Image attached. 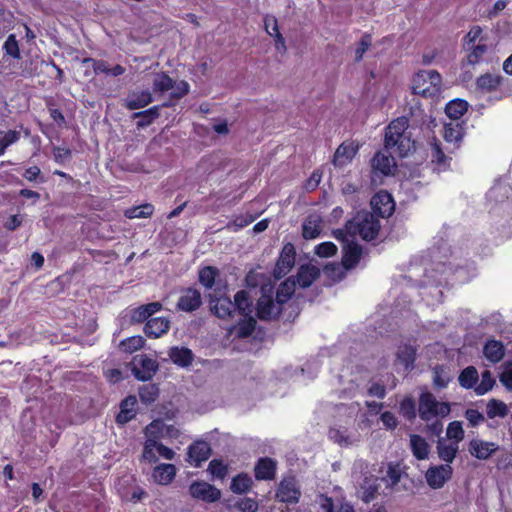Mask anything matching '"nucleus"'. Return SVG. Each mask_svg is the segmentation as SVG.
I'll return each mask as SVG.
<instances>
[{
    "mask_svg": "<svg viewBox=\"0 0 512 512\" xmlns=\"http://www.w3.org/2000/svg\"><path fill=\"white\" fill-rule=\"evenodd\" d=\"M295 292V282L287 279L276 290L269 285L262 286L261 296L257 303V315L262 320H271L284 313L286 305Z\"/></svg>",
    "mask_w": 512,
    "mask_h": 512,
    "instance_id": "nucleus-1",
    "label": "nucleus"
},
{
    "mask_svg": "<svg viewBox=\"0 0 512 512\" xmlns=\"http://www.w3.org/2000/svg\"><path fill=\"white\" fill-rule=\"evenodd\" d=\"M478 380L479 374L474 366H468L465 369H463L458 377L460 386L465 389H475Z\"/></svg>",
    "mask_w": 512,
    "mask_h": 512,
    "instance_id": "nucleus-40",
    "label": "nucleus"
},
{
    "mask_svg": "<svg viewBox=\"0 0 512 512\" xmlns=\"http://www.w3.org/2000/svg\"><path fill=\"white\" fill-rule=\"evenodd\" d=\"M145 344L142 336H132L121 341L120 347L123 351L133 353L141 349Z\"/></svg>",
    "mask_w": 512,
    "mask_h": 512,
    "instance_id": "nucleus-51",
    "label": "nucleus"
},
{
    "mask_svg": "<svg viewBox=\"0 0 512 512\" xmlns=\"http://www.w3.org/2000/svg\"><path fill=\"white\" fill-rule=\"evenodd\" d=\"M416 350L411 345H403L398 348L397 362L403 365L405 370L413 368Z\"/></svg>",
    "mask_w": 512,
    "mask_h": 512,
    "instance_id": "nucleus-41",
    "label": "nucleus"
},
{
    "mask_svg": "<svg viewBox=\"0 0 512 512\" xmlns=\"http://www.w3.org/2000/svg\"><path fill=\"white\" fill-rule=\"evenodd\" d=\"M234 311H238L242 316H249L253 312L252 300L249 293L245 290L238 291L234 296Z\"/></svg>",
    "mask_w": 512,
    "mask_h": 512,
    "instance_id": "nucleus-35",
    "label": "nucleus"
},
{
    "mask_svg": "<svg viewBox=\"0 0 512 512\" xmlns=\"http://www.w3.org/2000/svg\"><path fill=\"white\" fill-rule=\"evenodd\" d=\"M399 408L401 415L407 420H413L416 417V405L412 397L404 398Z\"/></svg>",
    "mask_w": 512,
    "mask_h": 512,
    "instance_id": "nucleus-54",
    "label": "nucleus"
},
{
    "mask_svg": "<svg viewBox=\"0 0 512 512\" xmlns=\"http://www.w3.org/2000/svg\"><path fill=\"white\" fill-rule=\"evenodd\" d=\"M161 308L162 304L160 302H152L146 305L139 306L138 308L132 310L131 321L135 323L144 322L153 314L160 311Z\"/></svg>",
    "mask_w": 512,
    "mask_h": 512,
    "instance_id": "nucleus-28",
    "label": "nucleus"
},
{
    "mask_svg": "<svg viewBox=\"0 0 512 512\" xmlns=\"http://www.w3.org/2000/svg\"><path fill=\"white\" fill-rule=\"evenodd\" d=\"M464 135V122L463 121H449L444 124L443 136L446 142L454 144L458 147V143L462 140Z\"/></svg>",
    "mask_w": 512,
    "mask_h": 512,
    "instance_id": "nucleus-23",
    "label": "nucleus"
},
{
    "mask_svg": "<svg viewBox=\"0 0 512 512\" xmlns=\"http://www.w3.org/2000/svg\"><path fill=\"white\" fill-rule=\"evenodd\" d=\"M437 453L441 460L445 461L446 464L453 462L456 454L459 450V445L456 442L449 441L444 438H440L437 442Z\"/></svg>",
    "mask_w": 512,
    "mask_h": 512,
    "instance_id": "nucleus-24",
    "label": "nucleus"
},
{
    "mask_svg": "<svg viewBox=\"0 0 512 512\" xmlns=\"http://www.w3.org/2000/svg\"><path fill=\"white\" fill-rule=\"evenodd\" d=\"M357 150H358L357 146H355L353 143L341 144L337 148V150L334 154V159H333L334 165L343 166V165L347 164L356 155Z\"/></svg>",
    "mask_w": 512,
    "mask_h": 512,
    "instance_id": "nucleus-31",
    "label": "nucleus"
},
{
    "mask_svg": "<svg viewBox=\"0 0 512 512\" xmlns=\"http://www.w3.org/2000/svg\"><path fill=\"white\" fill-rule=\"evenodd\" d=\"M210 453L211 449L207 442H195L188 448V462L194 467H199L202 462L209 458Z\"/></svg>",
    "mask_w": 512,
    "mask_h": 512,
    "instance_id": "nucleus-19",
    "label": "nucleus"
},
{
    "mask_svg": "<svg viewBox=\"0 0 512 512\" xmlns=\"http://www.w3.org/2000/svg\"><path fill=\"white\" fill-rule=\"evenodd\" d=\"M468 103L462 99H454L447 103L445 113L450 121H461V117L467 112Z\"/></svg>",
    "mask_w": 512,
    "mask_h": 512,
    "instance_id": "nucleus-36",
    "label": "nucleus"
},
{
    "mask_svg": "<svg viewBox=\"0 0 512 512\" xmlns=\"http://www.w3.org/2000/svg\"><path fill=\"white\" fill-rule=\"evenodd\" d=\"M335 238L343 242V257L342 263L347 270L354 268L362 255V248L359 244L350 240L351 237L345 234L344 230L334 231Z\"/></svg>",
    "mask_w": 512,
    "mask_h": 512,
    "instance_id": "nucleus-7",
    "label": "nucleus"
},
{
    "mask_svg": "<svg viewBox=\"0 0 512 512\" xmlns=\"http://www.w3.org/2000/svg\"><path fill=\"white\" fill-rule=\"evenodd\" d=\"M470 53L467 56V60L469 64H477L482 57L486 54L488 51V46L486 43L478 42L475 45L470 46Z\"/></svg>",
    "mask_w": 512,
    "mask_h": 512,
    "instance_id": "nucleus-52",
    "label": "nucleus"
},
{
    "mask_svg": "<svg viewBox=\"0 0 512 512\" xmlns=\"http://www.w3.org/2000/svg\"><path fill=\"white\" fill-rule=\"evenodd\" d=\"M432 162H435L440 168H445L448 165V158L440 148L439 143L432 144Z\"/></svg>",
    "mask_w": 512,
    "mask_h": 512,
    "instance_id": "nucleus-58",
    "label": "nucleus"
},
{
    "mask_svg": "<svg viewBox=\"0 0 512 512\" xmlns=\"http://www.w3.org/2000/svg\"><path fill=\"white\" fill-rule=\"evenodd\" d=\"M137 399L135 396L126 397L120 404V411L116 417L118 424H126L135 417V405Z\"/></svg>",
    "mask_w": 512,
    "mask_h": 512,
    "instance_id": "nucleus-27",
    "label": "nucleus"
},
{
    "mask_svg": "<svg viewBox=\"0 0 512 512\" xmlns=\"http://www.w3.org/2000/svg\"><path fill=\"white\" fill-rule=\"evenodd\" d=\"M406 480H408V474L405 467L398 462H389L386 466L385 474L380 478V481H382L391 492L407 490Z\"/></svg>",
    "mask_w": 512,
    "mask_h": 512,
    "instance_id": "nucleus-6",
    "label": "nucleus"
},
{
    "mask_svg": "<svg viewBox=\"0 0 512 512\" xmlns=\"http://www.w3.org/2000/svg\"><path fill=\"white\" fill-rule=\"evenodd\" d=\"M176 475V467L173 464H160L153 470L152 477L160 485H168Z\"/></svg>",
    "mask_w": 512,
    "mask_h": 512,
    "instance_id": "nucleus-26",
    "label": "nucleus"
},
{
    "mask_svg": "<svg viewBox=\"0 0 512 512\" xmlns=\"http://www.w3.org/2000/svg\"><path fill=\"white\" fill-rule=\"evenodd\" d=\"M300 496V489L293 477L284 478L280 482L276 492V498L279 501L294 504L299 501Z\"/></svg>",
    "mask_w": 512,
    "mask_h": 512,
    "instance_id": "nucleus-10",
    "label": "nucleus"
},
{
    "mask_svg": "<svg viewBox=\"0 0 512 512\" xmlns=\"http://www.w3.org/2000/svg\"><path fill=\"white\" fill-rule=\"evenodd\" d=\"M371 205L374 212L382 218L389 217L394 211V201L391 195L384 191L373 196Z\"/></svg>",
    "mask_w": 512,
    "mask_h": 512,
    "instance_id": "nucleus-14",
    "label": "nucleus"
},
{
    "mask_svg": "<svg viewBox=\"0 0 512 512\" xmlns=\"http://www.w3.org/2000/svg\"><path fill=\"white\" fill-rule=\"evenodd\" d=\"M208 471L216 478L223 479L227 474V466L220 460H212L209 463Z\"/></svg>",
    "mask_w": 512,
    "mask_h": 512,
    "instance_id": "nucleus-61",
    "label": "nucleus"
},
{
    "mask_svg": "<svg viewBox=\"0 0 512 512\" xmlns=\"http://www.w3.org/2000/svg\"><path fill=\"white\" fill-rule=\"evenodd\" d=\"M151 102L152 95L150 91L133 92L126 99V107L130 110H136L147 106Z\"/></svg>",
    "mask_w": 512,
    "mask_h": 512,
    "instance_id": "nucleus-37",
    "label": "nucleus"
},
{
    "mask_svg": "<svg viewBox=\"0 0 512 512\" xmlns=\"http://www.w3.org/2000/svg\"><path fill=\"white\" fill-rule=\"evenodd\" d=\"M170 328V321L165 317L149 319L144 327L145 334L150 338H159L166 334Z\"/></svg>",
    "mask_w": 512,
    "mask_h": 512,
    "instance_id": "nucleus-20",
    "label": "nucleus"
},
{
    "mask_svg": "<svg viewBox=\"0 0 512 512\" xmlns=\"http://www.w3.org/2000/svg\"><path fill=\"white\" fill-rule=\"evenodd\" d=\"M508 407L507 405L497 399H491L488 401L486 405V414L490 419L499 417L504 418L508 415Z\"/></svg>",
    "mask_w": 512,
    "mask_h": 512,
    "instance_id": "nucleus-42",
    "label": "nucleus"
},
{
    "mask_svg": "<svg viewBox=\"0 0 512 512\" xmlns=\"http://www.w3.org/2000/svg\"><path fill=\"white\" fill-rule=\"evenodd\" d=\"M161 425V422L159 421H154L152 422L151 424H149L146 429H145V433L147 435V440L145 441V444H144V449H143V459L150 462V463H155L157 462L158 458L156 456V438L153 437V434L155 433V430L158 429Z\"/></svg>",
    "mask_w": 512,
    "mask_h": 512,
    "instance_id": "nucleus-18",
    "label": "nucleus"
},
{
    "mask_svg": "<svg viewBox=\"0 0 512 512\" xmlns=\"http://www.w3.org/2000/svg\"><path fill=\"white\" fill-rule=\"evenodd\" d=\"M315 254L319 257H331L336 254L337 246L333 242H323L315 247Z\"/></svg>",
    "mask_w": 512,
    "mask_h": 512,
    "instance_id": "nucleus-59",
    "label": "nucleus"
},
{
    "mask_svg": "<svg viewBox=\"0 0 512 512\" xmlns=\"http://www.w3.org/2000/svg\"><path fill=\"white\" fill-rule=\"evenodd\" d=\"M408 122V118L399 117L386 128L385 148L401 157L406 156L414 148V142L407 133Z\"/></svg>",
    "mask_w": 512,
    "mask_h": 512,
    "instance_id": "nucleus-3",
    "label": "nucleus"
},
{
    "mask_svg": "<svg viewBox=\"0 0 512 512\" xmlns=\"http://www.w3.org/2000/svg\"><path fill=\"white\" fill-rule=\"evenodd\" d=\"M159 394V390L154 384H147L140 388L139 397L140 400L145 404L153 403Z\"/></svg>",
    "mask_w": 512,
    "mask_h": 512,
    "instance_id": "nucleus-53",
    "label": "nucleus"
},
{
    "mask_svg": "<svg viewBox=\"0 0 512 512\" xmlns=\"http://www.w3.org/2000/svg\"><path fill=\"white\" fill-rule=\"evenodd\" d=\"M158 107L154 106L145 111L135 113V117H141V120L138 122V125L141 127L148 126L152 123V121L158 117Z\"/></svg>",
    "mask_w": 512,
    "mask_h": 512,
    "instance_id": "nucleus-57",
    "label": "nucleus"
},
{
    "mask_svg": "<svg viewBox=\"0 0 512 512\" xmlns=\"http://www.w3.org/2000/svg\"><path fill=\"white\" fill-rule=\"evenodd\" d=\"M483 354L491 363H498L505 355V348L500 341L489 340L484 345Z\"/></svg>",
    "mask_w": 512,
    "mask_h": 512,
    "instance_id": "nucleus-30",
    "label": "nucleus"
},
{
    "mask_svg": "<svg viewBox=\"0 0 512 512\" xmlns=\"http://www.w3.org/2000/svg\"><path fill=\"white\" fill-rule=\"evenodd\" d=\"M347 269L343 263H330L324 267V273L333 281H340L344 278Z\"/></svg>",
    "mask_w": 512,
    "mask_h": 512,
    "instance_id": "nucleus-49",
    "label": "nucleus"
},
{
    "mask_svg": "<svg viewBox=\"0 0 512 512\" xmlns=\"http://www.w3.org/2000/svg\"><path fill=\"white\" fill-rule=\"evenodd\" d=\"M442 77L436 70H421L412 79L414 94L423 97H435L440 94Z\"/></svg>",
    "mask_w": 512,
    "mask_h": 512,
    "instance_id": "nucleus-5",
    "label": "nucleus"
},
{
    "mask_svg": "<svg viewBox=\"0 0 512 512\" xmlns=\"http://www.w3.org/2000/svg\"><path fill=\"white\" fill-rule=\"evenodd\" d=\"M210 305L211 310L219 318H228L235 312L233 301L225 295H217V291L215 294H210Z\"/></svg>",
    "mask_w": 512,
    "mask_h": 512,
    "instance_id": "nucleus-12",
    "label": "nucleus"
},
{
    "mask_svg": "<svg viewBox=\"0 0 512 512\" xmlns=\"http://www.w3.org/2000/svg\"><path fill=\"white\" fill-rule=\"evenodd\" d=\"M481 34L482 29L479 26H474L470 29L464 38L467 49H470V46L477 44V41L480 43L482 42Z\"/></svg>",
    "mask_w": 512,
    "mask_h": 512,
    "instance_id": "nucleus-63",
    "label": "nucleus"
},
{
    "mask_svg": "<svg viewBox=\"0 0 512 512\" xmlns=\"http://www.w3.org/2000/svg\"><path fill=\"white\" fill-rule=\"evenodd\" d=\"M158 370V363L153 358L146 355H139L133 361V374L141 381H148L152 379Z\"/></svg>",
    "mask_w": 512,
    "mask_h": 512,
    "instance_id": "nucleus-8",
    "label": "nucleus"
},
{
    "mask_svg": "<svg viewBox=\"0 0 512 512\" xmlns=\"http://www.w3.org/2000/svg\"><path fill=\"white\" fill-rule=\"evenodd\" d=\"M379 489V479L376 477H369L365 478L364 483L361 486V499L369 503L373 501L377 494Z\"/></svg>",
    "mask_w": 512,
    "mask_h": 512,
    "instance_id": "nucleus-39",
    "label": "nucleus"
},
{
    "mask_svg": "<svg viewBox=\"0 0 512 512\" xmlns=\"http://www.w3.org/2000/svg\"><path fill=\"white\" fill-rule=\"evenodd\" d=\"M329 438L340 446L353 445L360 441V436L349 433L347 430L332 428L329 430Z\"/></svg>",
    "mask_w": 512,
    "mask_h": 512,
    "instance_id": "nucleus-33",
    "label": "nucleus"
},
{
    "mask_svg": "<svg viewBox=\"0 0 512 512\" xmlns=\"http://www.w3.org/2000/svg\"><path fill=\"white\" fill-rule=\"evenodd\" d=\"M320 275V270L313 265H303L299 268L296 278H290L301 288L309 287Z\"/></svg>",
    "mask_w": 512,
    "mask_h": 512,
    "instance_id": "nucleus-22",
    "label": "nucleus"
},
{
    "mask_svg": "<svg viewBox=\"0 0 512 512\" xmlns=\"http://www.w3.org/2000/svg\"><path fill=\"white\" fill-rule=\"evenodd\" d=\"M173 86V79L166 73H157L153 78V90L154 92L164 93L170 91Z\"/></svg>",
    "mask_w": 512,
    "mask_h": 512,
    "instance_id": "nucleus-45",
    "label": "nucleus"
},
{
    "mask_svg": "<svg viewBox=\"0 0 512 512\" xmlns=\"http://www.w3.org/2000/svg\"><path fill=\"white\" fill-rule=\"evenodd\" d=\"M218 270L214 267L207 266L199 271V281L207 289H211L215 284Z\"/></svg>",
    "mask_w": 512,
    "mask_h": 512,
    "instance_id": "nucleus-46",
    "label": "nucleus"
},
{
    "mask_svg": "<svg viewBox=\"0 0 512 512\" xmlns=\"http://www.w3.org/2000/svg\"><path fill=\"white\" fill-rule=\"evenodd\" d=\"M189 87V84L184 80L178 82L173 80V86L170 89L171 97L176 99L184 97L189 92Z\"/></svg>",
    "mask_w": 512,
    "mask_h": 512,
    "instance_id": "nucleus-62",
    "label": "nucleus"
},
{
    "mask_svg": "<svg viewBox=\"0 0 512 512\" xmlns=\"http://www.w3.org/2000/svg\"><path fill=\"white\" fill-rule=\"evenodd\" d=\"M410 447L413 455L417 459L424 460L428 458L430 446L422 436L416 434L411 435Z\"/></svg>",
    "mask_w": 512,
    "mask_h": 512,
    "instance_id": "nucleus-38",
    "label": "nucleus"
},
{
    "mask_svg": "<svg viewBox=\"0 0 512 512\" xmlns=\"http://www.w3.org/2000/svg\"><path fill=\"white\" fill-rule=\"evenodd\" d=\"M252 479L247 474H239L232 479L231 490L234 493L242 494L247 492L252 486Z\"/></svg>",
    "mask_w": 512,
    "mask_h": 512,
    "instance_id": "nucleus-44",
    "label": "nucleus"
},
{
    "mask_svg": "<svg viewBox=\"0 0 512 512\" xmlns=\"http://www.w3.org/2000/svg\"><path fill=\"white\" fill-rule=\"evenodd\" d=\"M189 493L193 498L207 503L216 502L221 497L219 489L204 481H194L191 483Z\"/></svg>",
    "mask_w": 512,
    "mask_h": 512,
    "instance_id": "nucleus-9",
    "label": "nucleus"
},
{
    "mask_svg": "<svg viewBox=\"0 0 512 512\" xmlns=\"http://www.w3.org/2000/svg\"><path fill=\"white\" fill-rule=\"evenodd\" d=\"M154 207L151 204H143L137 207L127 209L125 216L129 219L148 218L153 214Z\"/></svg>",
    "mask_w": 512,
    "mask_h": 512,
    "instance_id": "nucleus-48",
    "label": "nucleus"
},
{
    "mask_svg": "<svg viewBox=\"0 0 512 512\" xmlns=\"http://www.w3.org/2000/svg\"><path fill=\"white\" fill-rule=\"evenodd\" d=\"M509 187L503 183L495 184L488 192V199L495 202H503L505 198H508L507 193Z\"/></svg>",
    "mask_w": 512,
    "mask_h": 512,
    "instance_id": "nucleus-55",
    "label": "nucleus"
},
{
    "mask_svg": "<svg viewBox=\"0 0 512 512\" xmlns=\"http://www.w3.org/2000/svg\"><path fill=\"white\" fill-rule=\"evenodd\" d=\"M453 469L449 464L430 467L426 472L427 484L433 489H439L451 478Z\"/></svg>",
    "mask_w": 512,
    "mask_h": 512,
    "instance_id": "nucleus-11",
    "label": "nucleus"
},
{
    "mask_svg": "<svg viewBox=\"0 0 512 512\" xmlns=\"http://www.w3.org/2000/svg\"><path fill=\"white\" fill-rule=\"evenodd\" d=\"M503 77L500 74L485 73L477 78L476 86L482 92H492L501 85Z\"/></svg>",
    "mask_w": 512,
    "mask_h": 512,
    "instance_id": "nucleus-29",
    "label": "nucleus"
},
{
    "mask_svg": "<svg viewBox=\"0 0 512 512\" xmlns=\"http://www.w3.org/2000/svg\"><path fill=\"white\" fill-rule=\"evenodd\" d=\"M276 462L265 457L258 460L255 466V478L257 480H271L275 476Z\"/></svg>",
    "mask_w": 512,
    "mask_h": 512,
    "instance_id": "nucleus-25",
    "label": "nucleus"
},
{
    "mask_svg": "<svg viewBox=\"0 0 512 512\" xmlns=\"http://www.w3.org/2000/svg\"><path fill=\"white\" fill-rule=\"evenodd\" d=\"M321 218L318 215H309L302 225V235L305 239H314L321 232Z\"/></svg>",
    "mask_w": 512,
    "mask_h": 512,
    "instance_id": "nucleus-34",
    "label": "nucleus"
},
{
    "mask_svg": "<svg viewBox=\"0 0 512 512\" xmlns=\"http://www.w3.org/2000/svg\"><path fill=\"white\" fill-rule=\"evenodd\" d=\"M380 229L377 216L367 211L358 212L345 226V234L353 238L359 235L363 240L370 241L376 238Z\"/></svg>",
    "mask_w": 512,
    "mask_h": 512,
    "instance_id": "nucleus-4",
    "label": "nucleus"
},
{
    "mask_svg": "<svg viewBox=\"0 0 512 512\" xmlns=\"http://www.w3.org/2000/svg\"><path fill=\"white\" fill-rule=\"evenodd\" d=\"M498 445L481 439H473L469 442L468 451L477 459L486 460L498 450Z\"/></svg>",
    "mask_w": 512,
    "mask_h": 512,
    "instance_id": "nucleus-16",
    "label": "nucleus"
},
{
    "mask_svg": "<svg viewBox=\"0 0 512 512\" xmlns=\"http://www.w3.org/2000/svg\"><path fill=\"white\" fill-rule=\"evenodd\" d=\"M372 168L375 172L388 176L392 174L396 168L395 159L391 153L387 151L377 152L372 159Z\"/></svg>",
    "mask_w": 512,
    "mask_h": 512,
    "instance_id": "nucleus-17",
    "label": "nucleus"
},
{
    "mask_svg": "<svg viewBox=\"0 0 512 512\" xmlns=\"http://www.w3.org/2000/svg\"><path fill=\"white\" fill-rule=\"evenodd\" d=\"M244 318L239 323L233 326L229 332L238 338L249 337L255 330L256 320L252 315L243 316Z\"/></svg>",
    "mask_w": 512,
    "mask_h": 512,
    "instance_id": "nucleus-32",
    "label": "nucleus"
},
{
    "mask_svg": "<svg viewBox=\"0 0 512 512\" xmlns=\"http://www.w3.org/2000/svg\"><path fill=\"white\" fill-rule=\"evenodd\" d=\"M20 137L21 133L17 130L0 131V156L4 155L8 147L18 142Z\"/></svg>",
    "mask_w": 512,
    "mask_h": 512,
    "instance_id": "nucleus-43",
    "label": "nucleus"
},
{
    "mask_svg": "<svg viewBox=\"0 0 512 512\" xmlns=\"http://www.w3.org/2000/svg\"><path fill=\"white\" fill-rule=\"evenodd\" d=\"M295 263V248L293 244L284 245L275 267V275L280 278L285 276Z\"/></svg>",
    "mask_w": 512,
    "mask_h": 512,
    "instance_id": "nucleus-13",
    "label": "nucleus"
},
{
    "mask_svg": "<svg viewBox=\"0 0 512 512\" xmlns=\"http://www.w3.org/2000/svg\"><path fill=\"white\" fill-rule=\"evenodd\" d=\"M450 411L449 403L438 401L430 392L421 393L418 403L419 417L428 424L432 435H440L443 430L441 419L447 417Z\"/></svg>",
    "mask_w": 512,
    "mask_h": 512,
    "instance_id": "nucleus-2",
    "label": "nucleus"
},
{
    "mask_svg": "<svg viewBox=\"0 0 512 512\" xmlns=\"http://www.w3.org/2000/svg\"><path fill=\"white\" fill-rule=\"evenodd\" d=\"M495 384V380L489 370H485L481 375L480 383L475 386L476 395H484L490 391Z\"/></svg>",
    "mask_w": 512,
    "mask_h": 512,
    "instance_id": "nucleus-50",
    "label": "nucleus"
},
{
    "mask_svg": "<svg viewBox=\"0 0 512 512\" xmlns=\"http://www.w3.org/2000/svg\"><path fill=\"white\" fill-rule=\"evenodd\" d=\"M201 304V293L196 289L187 288L182 291L177 303V308L181 311L192 312L198 309Z\"/></svg>",
    "mask_w": 512,
    "mask_h": 512,
    "instance_id": "nucleus-15",
    "label": "nucleus"
},
{
    "mask_svg": "<svg viewBox=\"0 0 512 512\" xmlns=\"http://www.w3.org/2000/svg\"><path fill=\"white\" fill-rule=\"evenodd\" d=\"M3 50L5 53L14 59L20 58V49L18 41L16 40V36L14 34H10L3 44Z\"/></svg>",
    "mask_w": 512,
    "mask_h": 512,
    "instance_id": "nucleus-56",
    "label": "nucleus"
},
{
    "mask_svg": "<svg viewBox=\"0 0 512 512\" xmlns=\"http://www.w3.org/2000/svg\"><path fill=\"white\" fill-rule=\"evenodd\" d=\"M500 382L503 386L512 391V362H505L500 373Z\"/></svg>",
    "mask_w": 512,
    "mask_h": 512,
    "instance_id": "nucleus-60",
    "label": "nucleus"
},
{
    "mask_svg": "<svg viewBox=\"0 0 512 512\" xmlns=\"http://www.w3.org/2000/svg\"><path fill=\"white\" fill-rule=\"evenodd\" d=\"M447 440L456 442L457 445L464 439V430L460 421L449 423L446 430Z\"/></svg>",
    "mask_w": 512,
    "mask_h": 512,
    "instance_id": "nucleus-47",
    "label": "nucleus"
},
{
    "mask_svg": "<svg viewBox=\"0 0 512 512\" xmlns=\"http://www.w3.org/2000/svg\"><path fill=\"white\" fill-rule=\"evenodd\" d=\"M450 381V377L444 372L442 368L436 367L434 369L433 383L435 387L442 389L445 388Z\"/></svg>",
    "mask_w": 512,
    "mask_h": 512,
    "instance_id": "nucleus-64",
    "label": "nucleus"
},
{
    "mask_svg": "<svg viewBox=\"0 0 512 512\" xmlns=\"http://www.w3.org/2000/svg\"><path fill=\"white\" fill-rule=\"evenodd\" d=\"M168 356L175 365L182 368L190 366L194 360L193 352L187 347H171Z\"/></svg>",
    "mask_w": 512,
    "mask_h": 512,
    "instance_id": "nucleus-21",
    "label": "nucleus"
}]
</instances>
